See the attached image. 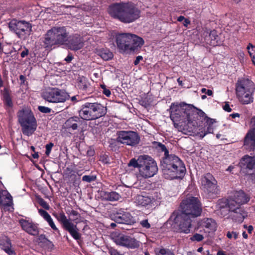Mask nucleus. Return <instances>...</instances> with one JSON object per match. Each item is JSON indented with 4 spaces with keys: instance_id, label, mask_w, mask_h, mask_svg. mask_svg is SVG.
Segmentation results:
<instances>
[{
    "instance_id": "obj_16",
    "label": "nucleus",
    "mask_w": 255,
    "mask_h": 255,
    "mask_svg": "<svg viewBox=\"0 0 255 255\" xmlns=\"http://www.w3.org/2000/svg\"><path fill=\"white\" fill-rule=\"evenodd\" d=\"M201 183L204 191L208 193H217V181L210 173H207L202 177Z\"/></svg>"
},
{
    "instance_id": "obj_60",
    "label": "nucleus",
    "mask_w": 255,
    "mask_h": 255,
    "mask_svg": "<svg viewBox=\"0 0 255 255\" xmlns=\"http://www.w3.org/2000/svg\"><path fill=\"white\" fill-rule=\"evenodd\" d=\"M230 117H231L233 119H235L236 118H239L240 116V115L238 113H233L230 115Z\"/></svg>"
},
{
    "instance_id": "obj_1",
    "label": "nucleus",
    "mask_w": 255,
    "mask_h": 255,
    "mask_svg": "<svg viewBox=\"0 0 255 255\" xmlns=\"http://www.w3.org/2000/svg\"><path fill=\"white\" fill-rule=\"evenodd\" d=\"M108 11L111 17L124 23H132L140 16V10L130 2L113 3L109 6Z\"/></svg>"
},
{
    "instance_id": "obj_25",
    "label": "nucleus",
    "mask_w": 255,
    "mask_h": 255,
    "mask_svg": "<svg viewBox=\"0 0 255 255\" xmlns=\"http://www.w3.org/2000/svg\"><path fill=\"white\" fill-rule=\"evenodd\" d=\"M0 204L6 209L12 205V197L7 191H0Z\"/></svg>"
},
{
    "instance_id": "obj_34",
    "label": "nucleus",
    "mask_w": 255,
    "mask_h": 255,
    "mask_svg": "<svg viewBox=\"0 0 255 255\" xmlns=\"http://www.w3.org/2000/svg\"><path fill=\"white\" fill-rule=\"evenodd\" d=\"M80 122V118L78 117H72L66 121L65 126L67 128L76 129L78 128V123Z\"/></svg>"
},
{
    "instance_id": "obj_37",
    "label": "nucleus",
    "mask_w": 255,
    "mask_h": 255,
    "mask_svg": "<svg viewBox=\"0 0 255 255\" xmlns=\"http://www.w3.org/2000/svg\"><path fill=\"white\" fill-rule=\"evenodd\" d=\"M240 206L233 198L228 200V206L231 212L241 209Z\"/></svg>"
},
{
    "instance_id": "obj_29",
    "label": "nucleus",
    "mask_w": 255,
    "mask_h": 255,
    "mask_svg": "<svg viewBox=\"0 0 255 255\" xmlns=\"http://www.w3.org/2000/svg\"><path fill=\"white\" fill-rule=\"evenodd\" d=\"M0 246L1 249L8 255H15V252L12 248L11 244L9 239L5 238L1 242Z\"/></svg>"
},
{
    "instance_id": "obj_46",
    "label": "nucleus",
    "mask_w": 255,
    "mask_h": 255,
    "mask_svg": "<svg viewBox=\"0 0 255 255\" xmlns=\"http://www.w3.org/2000/svg\"><path fill=\"white\" fill-rule=\"evenodd\" d=\"M96 176L90 175H84L82 177V180L87 182H91V181H95Z\"/></svg>"
},
{
    "instance_id": "obj_13",
    "label": "nucleus",
    "mask_w": 255,
    "mask_h": 255,
    "mask_svg": "<svg viewBox=\"0 0 255 255\" xmlns=\"http://www.w3.org/2000/svg\"><path fill=\"white\" fill-rule=\"evenodd\" d=\"M118 140L123 144L134 146L138 143L139 137L135 132L122 130L119 132Z\"/></svg>"
},
{
    "instance_id": "obj_58",
    "label": "nucleus",
    "mask_w": 255,
    "mask_h": 255,
    "mask_svg": "<svg viewBox=\"0 0 255 255\" xmlns=\"http://www.w3.org/2000/svg\"><path fill=\"white\" fill-rule=\"evenodd\" d=\"M111 255H123V254L120 253L117 250H112L110 251Z\"/></svg>"
},
{
    "instance_id": "obj_14",
    "label": "nucleus",
    "mask_w": 255,
    "mask_h": 255,
    "mask_svg": "<svg viewBox=\"0 0 255 255\" xmlns=\"http://www.w3.org/2000/svg\"><path fill=\"white\" fill-rule=\"evenodd\" d=\"M242 170L248 174L252 175L253 179L255 180V157L246 155L244 156L240 162Z\"/></svg>"
},
{
    "instance_id": "obj_42",
    "label": "nucleus",
    "mask_w": 255,
    "mask_h": 255,
    "mask_svg": "<svg viewBox=\"0 0 255 255\" xmlns=\"http://www.w3.org/2000/svg\"><path fill=\"white\" fill-rule=\"evenodd\" d=\"M88 83L85 78L82 79L79 81L78 87L82 90H86L88 87Z\"/></svg>"
},
{
    "instance_id": "obj_52",
    "label": "nucleus",
    "mask_w": 255,
    "mask_h": 255,
    "mask_svg": "<svg viewBox=\"0 0 255 255\" xmlns=\"http://www.w3.org/2000/svg\"><path fill=\"white\" fill-rule=\"evenodd\" d=\"M201 92L202 93H206L208 96H212L213 95V92L211 90H207L205 88H202L201 89Z\"/></svg>"
},
{
    "instance_id": "obj_22",
    "label": "nucleus",
    "mask_w": 255,
    "mask_h": 255,
    "mask_svg": "<svg viewBox=\"0 0 255 255\" xmlns=\"http://www.w3.org/2000/svg\"><path fill=\"white\" fill-rule=\"evenodd\" d=\"M20 224L22 229L28 234L32 236L38 234L39 230L36 224L25 220H20Z\"/></svg>"
},
{
    "instance_id": "obj_55",
    "label": "nucleus",
    "mask_w": 255,
    "mask_h": 255,
    "mask_svg": "<svg viewBox=\"0 0 255 255\" xmlns=\"http://www.w3.org/2000/svg\"><path fill=\"white\" fill-rule=\"evenodd\" d=\"M143 58L141 56H138L136 57L135 60L134 61V64L137 65L139 63L140 61L142 60Z\"/></svg>"
},
{
    "instance_id": "obj_49",
    "label": "nucleus",
    "mask_w": 255,
    "mask_h": 255,
    "mask_svg": "<svg viewBox=\"0 0 255 255\" xmlns=\"http://www.w3.org/2000/svg\"><path fill=\"white\" fill-rule=\"evenodd\" d=\"M53 146H54V144L51 142L46 145V146H45V148H46L45 153L47 156H48L49 155V154L50 153L51 149Z\"/></svg>"
},
{
    "instance_id": "obj_45",
    "label": "nucleus",
    "mask_w": 255,
    "mask_h": 255,
    "mask_svg": "<svg viewBox=\"0 0 255 255\" xmlns=\"http://www.w3.org/2000/svg\"><path fill=\"white\" fill-rule=\"evenodd\" d=\"M101 87L103 90V93L108 97H110L111 95V92L109 89H107L106 88V86L104 84L101 85Z\"/></svg>"
},
{
    "instance_id": "obj_51",
    "label": "nucleus",
    "mask_w": 255,
    "mask_h": 255,
    "mask_svg": "<svg viewBox=\"0 0 255 255\" xmlns=\"http://www.w3.org/2000/svg\"><path fill=\"white\" fill-rule=\"evenodd\" d=\"M207 132L205 131V129L199 131L197 133V135L199 136L201 138H203L206 135H207Z\"/></svg>"
},
{
    "instance_id": "obj_19",
    "label": "nucleus",
    "mask_w": 255,
    "mask_h": 255,
    "mask_svg": "<svg viewBox=\"0 0 255 255\" xmlns=\"http://www.w3.org/2000/svg\"><path fill=\"white\" fill-rule=\"evenodd\" d=\"M64 46L71 50L77 51L83 47V39L78 35H69Z\"/></svg>"
},
{
    "instance_id": "obj_41",
    "label": "nucleus",
    "mask_w": 255,
    "mask_h": 255,
    "mask_svg": "<svg viewBox=\"0 0 255 255\" xmlns=\"http://www.w3.org/2000/svg\"><path fill=\"white\" fill-rule=\"evenodd\" d=\"M157 148L159 150L164 152V157L169 155L168 154V151L164 144L158 142L157 143Z\"/></svg>"
},
{
    "instance_id": "obj_9",
    "label": "nucleus",
    "mask_w": 255,
    "mask_h": 255,
    "mask_svg": "<svg viewBox=\"0 0 255 255\" xmlns=\"http://www.w3.org/2000/svg\"><path fill=\"white\" fill-rule=\"evenodd\" d=\"M41 96L46 101L51 103H64L70 97L65 91L56 88L45 89L42 92Z\"/></svg>"
},
{
    "instance_id": "obj_23",
    "label": "nucleus",
    "mask_w": 255,
    "mask_h": 255,
    "mask_svg": "<svg viewBox=\"0 0 255 255\" xmlns=\"http://www.w3.org/2000/svg\"><path fill=\"white\" fill-rule=\"evenodd\" d=\"M177 216L174 218V222L179 227L180 232L188 234L190 232L191 227L192 218L187 217L185 219L176 220Z\"/></svg>"
},
{
    "instance_id": "obj_57",
    "label": "nucleus",
    "mask_w": 255,
    "mask_h": 255,
    "mask_svg": "<svg viewBox=\"0 0 255 255\" xmlns=\"http://www.w3.org/2000/svg\"><path fill=\"white\" fill-rule=\"evenodd\" d=\"M28 54V50L27 48H24V50L21 53V57L24 58Z\"/></svg>"
},
{
    "instance_id": "obj_56",
    "label": "nucleus",
    "mask_w": 255,
    "mask_h": 255,
    "mask_svg": "<svg viewBox=\"0 0 255 255\" xmlns=\"http://www.w3.org/2000/svg\"><path fill=\"white\" fill-rule=\"evenodd\" d=\"M73 57L72 54H69L68 56L65 58V61L67 62H70L71 60L73 59Z\"/></svg>"
},
{
    "instance_id": "obj_38",
    "label": "nucleus",
    "mask_w": 255,
    "mask_h": 255,
    "mask_svg": "<svg viewBox=\"0 0 255 255\" xmlns=\"http://www.w3.org/2000/svg\"><path fill=\"white\" fill-rule=\"evenodd\" d=\"M3 100L5 104L9 107H11L12 106V102L11 99L10 97V95L8 93V91L5 90L3 95Z\"/></svg>"
},
{
    "instance_id": "obj_53",
    "label": "nucleus",
    "mask_w": 255,
    "mask_h": 255,
    "mask_svg": "<svg viewBox=\"0 0 255 255\" xmlns=\"http://www.w3.org/2000/svg\"><path fill=\"white\" fill-rule=\"evenodd\" d=\"M223 109L228 112H230L232 111V109L230 108L229 104L228 103H226L223 106Z\"/></svg>"
},
{
    "instance_id": "obj_10",
    "label": "nucleus",
    "mask_w": 255,
    "mask_h": 255,
    "mask_svg": "<svg viewBox=\"0 0 255 255\" xmlns=\"http://www.w3.org/2000/svg\"><path fill=\"white\" fill-rule=\"evenodd\" d=\"M111 238L116 245L128 249H136L138 248L140 245L139 242L134 238L118 232L112 233Z\"/></svg>"
},
{
    "instance_id": "obj_17",
    "label": "nucleus",
    "mask_w": 255,
    "mask_h": 255,
    "mask_svg": "<svg viewBox=\"0 0 255 255\" xmlns=\"http://www.w3.org/2000/svg\"><path fill=\"white\" fill-rule=\"evenodd\" d=\"M203 35L205 41L211 46L220 45L224 41L221 34L218 33L215 30L209 32L208 30L206 29L203 33Z\"/></svg>"
},
{
    "instance_id": "obj_12",
    "label": "nucleus",
    "mask_w": 255,
    "mask_h": 255,
    "mask_svg": "<svg viewBox=\"0 0 255 255\" xmlns=\"http://www.w3.org/2000/svg\"><path fill=\"white\" fill-rule=\"evenodd\" d=\"M8 27L20 38H23L26 35H29L31 30V24L24 20L12 19L9 22Z\"/></svg>"
},
{
    "instance_id": "obj_4",
    "label": "nucleus",
    "mask_w": 255,
    "mask_h": 255,
    "mask_svg": "<svg viewBox=\"0 0 255 255\" xmlns=\"http://www.w3.org/2000/svg\"><path fill=\"white\" fill-rule=\"evenodd\" d=\"M170 119L173 123H192L197 115L196 111L191 105L172 103L170 106Z\"/></svg>"
},
{
    "instance_id": "obj_50",
    "label": "nucleus",
    "mask_w": 255,
    "mask_h": 255,
    "mask_svg": "<svg viewBox=\"0 0 255 255\" xmlns=\"http://www.w3.org/2000/svg\"><path fill=\"white\" fill-rule=\"evenodd\" d=\"M141 226L144 228L149 229L150 227V225L148 222L147 220H143L140 222Z\"/></svg>"
},
{
    "instance_id": "obj_62",
    "label": "nucleus",
    "mask_w": 255,
    "mask_h": 255,
    "mask_svg": "<svg viewBox=\"0 0 255 255\" xmlns=\"http://www.w3.org/2000/svg\"><path fill=\"white\" fill-rule=\"evenodd\" d=\"M197 114L200 116L204 117L205 116V117H207L205 115V113L201 110H199Z\"/></svg>"
},
{
    "instance_id": "obj_6",
    "label": "nucleus",
    "mask_w": 255,
    "mask_h": 255,
    "mask_svg": "<svg viewBox=\"0 0 255 255\" xmlns=\"http://www.w3.org/2000/svg\"><path fill=\"white\" fill-rule=\"evenodd\" d=\"M69 34L65 27H53L47 31L43 43L46 47L64 45Z\"/></svg>"
},
{
    "instance_id": "obj_54",
    "label": "nucleus",
    "mask_w": 255,
    "mask_h": 255,
    "mask_svg": "<svg viewBox=\"0 0 255 255\" xmlns=\"http://www.w3.org/2000/svg\"><path fill=\"white\" fill-rule=\"evenodd\" d=\"M207 134L212 133L213 131V128L211 125H209L207 128H205Z\"/></svg>"
},
{
    "instance_id": "obj_24",
    "label": "nucleus",
    "mask_w": 255,
    "mask_h": 255,
    "mask_svg": "<svg viewBox=\"0 0 255 255\" xmlns=\"http://www.w3.org/2000/svg\"><path fill=\"white\" fill-rule=\"evenodd\" d=\"M155 202V199L150 196L137 195L134 198V202L137 205L142 206L153 204Z\"/></svg>"
},
{
    "instance_id": "obj_8",
    "label": "nucleus",
    "mask_w": 255,
    "mask_h": 255,
    "mask_svg": "<svg viewBox=\"0 0 255 255\" xmlns=\"http://www.w3.org/2000/svg\"><path fill=\"white\" fill-rule=\"evenodd\" d=\"M18 118L23 134L31 135L37 128L36 120L32 112L29 109L20 110L18 113Z\"/></svg>"
},
{
    "instance_id": "obj_43",
    "label": "nucleus",
    "mask_w": 255,
    "mask_h": 255,
    "mask_svg": "<svg viewBox=\"0 0 255 255\" xmlns=\"http://www.w3.org/2000/svg\"><path fill=\"white\" fill-rule=\"evenodd\" d=\"M227 205H228V201L224 199L220 200L218 201L217 204V207L219 209H222L225 208Z\"/></svg>"
},
{
    "instance_id": "obj_33",
    "label": "nucleus",
    "mask_w": 255,
    "mask_h": 255,
    "mask_svg": "<svg viewBox=\"0 0 255 255\" xmlns=\"http://www.w3.org/2000/svg\"><path fill=\"white\" fill-rule=\"evenodd\" d=\"M253 92L248 91L242 93V94H237V95L241 102L244 104H248L253 101V98L252 96V93Z\"/></svg>"
},
{
    "instance_id": "obj_5",
    "label": "nucleus",
    "mask_w": 255,
    "mask_h": 255,
    "mask_svg": "<svg viewBox=\"0 0 255 255\" xmlns=\"http://www.w3.org/2000/svg\"><path fill=\"white\" fill-rule=\"evenodd\" d=\"M180 207L182 213L177 215L176 220L185 219L187 217L195 218L202 212L201 204L197 198L189 196L183 200Z\"/></svg>"
},
{
    "instance_id": "obj_30",
    "label": "nucleus",
    "mask_w": 255,
    "mask_h": 255,
    "mask_svg": "<svg viewBox=\"0 0 255 255\" xmlns=\"http://www.w3.org/2000/svg\"><path fill=\"white\" fill-rule=\"evenodd\" d=\"M101 197L103 200L110 201H116L119 200L121 196L119 194L115 191L112 192H102L101 193Z\"/></svg>"
},
{
    "instance_id": "obj_7",
    "label": "nucleus",
    "mask_w": 255,
    "mask_h": 255,
    "mask_svg": "<svg viewBox=\"0 0 255 255\" xmlns=\"http://www.w3.org/2000/svg\"><path fill=\"white\" fill-rule=\"evenodd\" d=\"M107 113V108L98 103L87 102L83 105L79 112V116L84 120L90 121L99 119Z\"/></svg>"
},
{
    "instance_id": "obj_11",
    "label": "nucleus",
    "mask_w": 255,
    "mask_h": 255,
    "mask_svg": "<svg viewBox=\"0 0 255 255\" xmlns=\"http://www.w3.org/2000/svg\"><path fill=\"white\" fill-rule=\"evenodd\" d=\"M53 215L61 224L63 229L68 231L75 240H78L80 239L81 234L79 232L77 226L71 222L70 218H67L63 211L53 214Z\"/></svg>"
},
{
    "instance_id": "obj_21",
    "label": "nucleus",
    "mask_w": 255,
    "mask_h": 255,
    "mask_svg": "<svg viewBox=\"0 0 255 255\" xmlns=\"http://www.w3.org/2000/svg\"><path fill=\"white\" fill-rule=\"evenodd\" d=\"M115 221L117 223L131 225L135 223V219L127 212L121 211L115 215Z\"/></svg>"
},
{
    "instance_id": "obj_44",
    "label": "nucleus",
    "mask_w": 255,
    "mask_h": 255,
    "mask_svg": "<svg viewBox=\"0 0 255 255\" xmlns=\"http://www.w3.org/2000/svg\"><path fill=\"white\" fill-rule=\"evenodd\" d=\"M204 237L203 235L196 233L190 238V240L192 241L200 242L202 241Z\"/></svg>"
},
{
    "instance_id": "obj_39",
    "label": "nucleus",
    "mask_w": 255,
    "mask_h": 255,
    "mask_svg": "<svg viewBox=\"0 0 255 255\" xmlns=\"http://www.w3.org/2000/svg\"><path fill=\"white\" fill-rule=\"evenodd\" d=\"M247 49L252 58L253 63L255 65V46L250 43L247 47Z\"/></svg>"
},
{
    "instance_id": "obj_32",
    "label": "nucleus",
    "mask_w": 255,
    "mask_h": 255,
    "mask_svg": "<svg viewBox=\"0 0 255 255\" xmlns=\"http://www.w3.org/2000/svg\"><path fill=\"white\" fill-rule=\"evenodd\" d=\"M230 216L235 222L242 223L247 216V213L241 209L231 212Z\"/></svg>"
},
{
    "instance_id": "obj_64",
    "label": "nucleus",
    "mask_w": 255,
    "mask_h": 255,
    "mask_svg": "<svg viewBox=\"0 0 255 255\" xmlns=\"http://www.w3.org/2000/svg\"><path fill=\"white\" fill-rule=\"evenodd\" d=\"M185 19V17H184L183 16H179V17H178V18H177V20H178V21L181 22V21H183V20H184V19Z\"/></svg>"
},
{
    "instance_id": "obj_27",
    "label": "nucleus",
    "mask_w": 255,
    "mask_h": 255,
    "mask_svg": "<svg viewBox=\"0 0 255 255\" xmlns=\"http://www.w3.org/2000/svg\"><path fill=\"white\" fill-rule=\"evenodd\" d=\"M200 225L204 228L206 231L209 233L215 232L217 227L216 222L211 218H205L203 219L201 221Z\"/></svg>"
},
{
    "instance_id": "obj_61",
    "label": "nucleus",
    "mask_w": 255,
    "mask_h": 255,
    "mask_svg": "<svg viewBox=\"0 0 255 255\" xmlns=\"http://www.w3.org/2000/svg\"><path fill=\"white\" fill-rule=\"evenodd\" d=\"M190 21L188 19H185L183 22V25L185 27H187L189 24H190Z\"/></svg>"
},
{
    "instance_id": "obj_63",
    "label": "nucleus",
    "mask_w": 255,
    "mask_h": 255,
    "mask_svg": "<svg viewBox=\"0 0 255 255\" xmlns=\"http://www.w3.org/2000/svg\"><path fill=\"white\" fill-rule=\"evenodd\" d=\"M248 231L249 233H252L253 230V227L252 226H249L248 227Z\"/></svg>"
},
{
    "instance_id": "obj_2",
    "label": "nucleus",
    "mask_w": 255,
    "mask_h": 255,
    "mask_svg": "<svg viewBox=\"0 0 255 255\" xmlns=\"http://www.w3.org/2000/svg\"><path fill=\"white\" fill-rule=\"evenodd\" d=\"M163 176L167 179L172 180L181 178L186 171L182 161L174 154L164 157L161 161Z\"/></svg>"
},
{
    "instance_id": "obj_35",
    "label": "nucleus",
    "mask_w": 255,
    "mask_h": 255,
    "mask_svg": "<svg viewBox=\"0 0 255 255\" xmlns=\"http://www.w3.org/2000/svg\"><path fill=\"white\" fill-rule=\"evenodd\" d=\"M69 217L74 225H77L78 223L82 222V219L81 215L76 211L72 210L69 212H67Z\"/></svg>"
},
{
    "instance_id": "obj_31",
    "label": "nucleus",
    "mask_w": 255,
    "mask_h": 255,
    "mask_svg": "<svg viewBox=\"0 0 255 255\" xmlns=\"http://www.w3.org/2000/svg\"><path fill=\"white\" fill-rule=\"evenodd\" d=\"M38 213L39 215L42 216L44 219L47 221L50 227L54 231H58V228L55 226L53 219L48 214V212L43 209H39Z\"/></svg>"
},
{
    "instance_id": "obj_36",
    "label": "nucleus",
    "mask_w": 255,
    "mask_h": 255,
    "mask_svg": "<svg viewBox=\"0 0 255 255\" xmlns=\"http://www.w3.org/2000/svg\"><path fill=\"white\" fill-rule=\"evenodd\" d=\"M97 53L104 60H109L113 57L112 52L108 49H99L97 50Z\"/></svg>"
},
{
    "instance_id": "obj_40",
    "label": "nucleus",
    "mask_w": 255,
    "mask_h": 255,
    "mask_svg": "<svg viewBox=\"0 0 255 255\" xmlns=\"http://www.w3.org/2000/svg\"><path fill=\"white\" fill-rule=\"evenodd\" d=\"M156 255H174V254L170 250L162 248L156 253Z\"/></svg>"
},
{
    "instance_id": "obj_59",
    "label": "nucleus",
    "mask_w": 255,
    "mask_h": 255,
    "mask_svg": "<svg viewBox=\"0 0 255 255\" xmlns=\"http://www.w3.org/2000/svg\"><path fill=\"white\" fill-rule=\"evenodd\" d=\"M41 206L46 209H49V206L47 204L46 202L42 200L40 203Z\"/></svg>"
},
{
    "instance_id": "obj_28",
    "label": "nucleus",
    "mask_w": 255,
    "mask_h": 255,
    "mask_svg": "<svg viewBox=\"0 0 255 255\" xmlns=\"http://www.w3.org/2000/svg\"><path fill=\"white\" fill-rule=\"evenodd\" d=\"M233 198L235 200L237 204L241 205L247 203L250 199V197L242 191H236Z\"/></svg>"
},
{
    "instance_id": "obj_26",
    "label": "nucleus",
    "mask_w": 255,
    "mask_h": 255,
    "mask_svg": "<svg viewBox=\"0 0 255 255\" xmlns=\"http://www.w3.org/2000/svg\"><path fill=\"white\" fill-rule=\"evenodd\" d=\"M143 39L135 34H132V39L130 40V44L128 52H133L140 48L143 45Z\"/></svg>"
},
{
    "instance_id": "obj_47",
    "label": "nucleus",
    "mask_w": 255,
    "mask_h": 255,
    "mask_svg": "<svg viewBox=\"0 0 255 255\" xmlns=\"http://www.w3.org/2000/svg\"><path fill=\"white\" fill-rule=\"evenodd\" d=\"M238 235L239 234L236 232H228L227 233V237L230 239L234 238L235 240H236L238 238Z\"/></svg>"
},
{
    "instance_id": "obj_3",
    "label": "nucleus",
    "mask_w": 255,
    "mask_h": 255,
    "mask_svg": "<svg viewBox=\"0 0 255 255\" xmlns=\"http://www.w3.org/2000/svg\"><path fill=\"white\" fill-rule=\"evenodd\" d=\"M128 166L138 168L139 175L144 178L153 176L158 171L156 161L150 156L142 155L137 159H131L128 163Z\"/></svg>"
},
{
    "instance_id": "obj_18",
    "label": "nucleus",
    "mask_w": 255,
    "mask_h": 255,
    "mask_svg": "<svg viewBox=\"0 0 255 255\" xmlns=\"http://www.w3.org/2000/svg\"><path fill=\"white\" fill-rule=\"evenodd\" d=\"M132 34L129 33H121L116 36V42L119 49L128 52Z\"/></svg>"
},
{
    "instance_id": "obj_15",
    "label": "nucleus",
    "mask_w": 255,
    "mask_h": 255,
    "mask_svg": "<svg viewBox=\"0 0 255 255\" xmlns=\"http://www.w3.org/2000/svg\"><path fill=\"white\" fill-rule=\"evenodd\" d=\"M244 146L249 150H255V116L251 119L250 129L245 137Z\"/></svg>"
},
{
    "instance_id": "obj_48",
    "label": "nucleus",
    "mask_w": 255,
    "mask_h": 255,
    "mask_svg": "<svg viewBox=\"0 0 255 255\" xmlns=\"http://www.w3.org/2000/svg\"><path fill=\"white\" fill-rule=\"evenodd\" d=\"M38 109L40 112L45 114L50 113L51 111L50 108L44 106H39Z\"/></svg>"
},
{
    "instance_id": "obj_20",
    "label": "nucleus",
    "mask_w": 255,
    "mask_h": 255,
    "mask_svg": "<svg viewBox=\"0 0 255 255\" xmlns=\"http://www.w3.org/2000/svg\"><path fill=\"white\" fill-rule=\"evenodd\" d=\"M254 83L249 79L243 78L239 80L236 86L237 94H242L245 92H254L255 90Z\"/></svg>"
}]
</instances>
